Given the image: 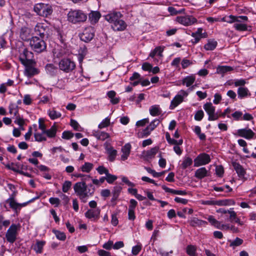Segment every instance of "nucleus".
Listing matches in <instances>:
<instances>
[{
	"instance_id": "f257e3e1",
	"label": "nucleus",
	"mask_w": 256,
	"mask_h": 256,
	"mask_svg": "<svg viewBox=\"0 0 256 256\" xmlns=\"http://www.w3.org/2000/svg\"><path fill=\"white\" fill-rule=\"evenodd\" d=\"M91 178L89 175H84L82 182H76L74 186L75 193L83 203L86 202L88 198L94 194L95 191L94 188H88L86 184V181L89 180Z\"/></svg>"
},
{
	"instance_id": "f03ea898",
	"label": "nucleus",
	"mask_w": 256,
	"mask_h": 256,
	"mask_svg": "<svg viewBox=\"0 0 256 256\" xmlns=\"http://www.w3.org/2000/svg\"><path fill=\"white\" fill-rule=\"evenodd\" d=\"M17 192L14 191L12 194L10 196V197L4 201V208L8 210V208L7 207L6 204H8L9 208H12L16 215L20 212V211L22 207L26 206L28 204L34 202L35 200L38 199L42 195V193H40V194L38 195L36 197L32 198L28 201L24 203H18L16 202L15 198L16 196Z\"/></svg>"
},
{
	"instance_id": "7ed1b4c3",
	"label": "nucleus",
	"mask_w": 256,
	"mask_h": 256,
	"mask_svg": "<svg viewBox=\"0 0 256 256\" xmlns=\"http://www.w3.org/2000/svg\"><path fill=\"white\" fill-rule=\"evenodd\" d=\"M120 12H113L105 16V19L111 24L112 28L115 31H122L126 29V24L121 19Z\"/></svg>"
},
{
	"instance_id": "20e7f679",
	"label": "nucleus",
	"mask_w": 256,
	"mask_h": 256,
	"mask_svg": "<svg viewBox=\"0 0 256 256\" xmlns=\"http://www.w3.org/2000/svg\"><path fill=\"white\" fill-rule=\"evenodd\" d=\"M86 19V14L80 10H71L68 14V20L74 24L84 22Z\"/></svg>"
},
{
	"instance_id": "39448f33",
	"label": "nucleus",
	"mask_w": 256,
	"mask_h": 256,
	"mask_svg": "<svg viewBox=\"0 0 256 256\" xmlns=\"http://www.w3.org/2000/svg\"><path fill=\"white\" fill-rule=\"evenodd\" d=\"M30 44L32 49L36 52L42 53L46 51V44L44 40L40 38L37 36H32L30 40Z\"/></svg>"
},
{
	"instance_id": "423d86ee",
	"label": "nucleus",
	"mask_w": 256,
	"mask_h": 256,
	"mask_svg": "<svg viewBox=\"0 0 256 256\" xmlns=\"http://www.w3.org/2000/svg\"><path fill=\"white\" fill-rule=\"evenodd\" d=\"M20 225L19 224H13L10 225L6 234V238L8 242L14 243L16 241L18 234V231L20 230Z\"/></svg>"
},
{
	"instance_id": "0eeeda50",
	"label": "nucleus",
	"mask_w": 256,
	"mask_h": 256,
	"mask_svg": "<svg viewBox=\"0 0 256 256\" xmlns=\"http://www.w3.org/2000/svg\"><path fill=\"white\" fill-rule=\"evenodd\" d=\"M58 66L60 70L66 73H68L75 68L76 64L70 58H64L60 61Z\"/></svg>"
},
{
	"instance_id": "6e6552de",
	"label": "nucleus",
	"mask_w": 256,
	"mask_h": 256,
	"mask_svg": "<svg viewBox=\"0 0 256 256\" xmlns=\"http://www.w3.org/2000/svg\"><path fill=\"white\" fill-rule=\"evenodd\" d=\"M34 54L29 51L27 48H24L19 56V60L22 64H31L35 63V60L33 59Z\"/></svg>"
},
{
	"instance_id": "1a4fd4ad",
	"label": "nucleus",
	"mask_w": 256,
	"mask_h": 256,
	"mask_svg": "<svg viewBox=\"0 0 256 256\" xmlns=\"http://www.w3.org/2000/svg\"><path fill=\"white\" fill-rule=\"evenodd\" d=\"M204 108L208 116V120H216L220 118L218 114L216 112L215 107L212 106L211 102H206L205 104L204 105Z\"/></svg>"
},
{
	"instance_id": "9d476101",
	"label": "nucleus",
	"mask_w": 256,
	"mask_h": 256,
	"mask_svg": "<svg viewBox=\"0 0 256 256\" xmlns=\"http://www.w3.org/2000/svg\"><path fill=\"white\" fill-rule=\"evenodd\" d=\"M211 160L210 156L208 154L203 152L199 154L196 158H194V166L198 167L201 166L208 164Z\"/></svg>"
},
{
	"instance_id": "9b49d317",
	"label": "nucleus",
	"mask_w": 256,
	"mask_h": 256,
	"mask_svg": "<svg viewBox=\"0 0 256 256\" xmlns=\"http://www.w3.org/2000/svg\"><path fill=\"white\" fill-rule=\"evenodd\" d=\"M94 36V28L89 26L86 28L80 34V39L86 42L92 40Z\"/></svg>"
},
{
	"instance_id": "f8f14e48",
	"label": "nucleus",
	"mask_w": 256,
	"mask_h": 256,
	"mask_svg": "<svg viewBox=\"0 0 256 256\" xmlns=\"http://www.w3.org/2000/svg\"><path fill=\"white\" fill-rule=\"evenodd\" d=\"M176 21L185 26H191L197 22V20L192 16H179L176 18Z\"/></svg>"
},
{
	"instance_id": "ddd939ff",
	"label": "nucleus",
	"mask_w": 256,
	"mask_h": 256,
	"mask_svg": "<svg viewBox=\"0 0 256 256\" xmlns=\"http://www.w3.org/2000/svg\"><path fill=\"white\" fill-rule=\"evenodd\" d=\"M24 67V74L28 77L31 78L34 75L38 74L40 72V70L34 66L36 65V62L35 63H32L31 64H23Z\"/></svg>"
},
{
	"instance_id": "4468645a",
	"label": "nucleus",
	"mask_w": 256,
	"mask_h": 256,
	"mask_svg": "<svg viewBox=\"0 0 256 256\" xmlns=\"http://www.w3.org/2000/svg\"><path fill=\"white\" fill-rule=\"evenodd\" d=\"M100 210L99 208L96 209H89L84 214L85 216L92 221H97L100 217Z\"/></svg>"
},
{
	"instance_id": "2eb2a0df",
	"label": "nucleus",
	"mask_w": 256,
	"mask_h": 256,
	"mask_svg": "<svg viewBox=\"0 0 256 256\" xmlns=\"http://www.w3.org/2000/svg\"><path fill=\"white\" fill-rule=\"evenodd\" d=\"M237 134L247 140L252 138L255 135V133L250 128L239 129L237 130Z\"/></svg>"
},
{
	"instance_id": "dca6fc26",
	"label": "nucleus",
	"mask_w": 256,
	"mask_h": 256,
	"mask_svg": "<svg viewBox=\"0 0 256 256\" xmlns=\"http://www.w3.org/2000/svg\"><path fill=\"white\" fill-rule=\"evenodd\" d=\"M35 30L38 32V34L40 36V38L45 40L48 38L49 36L48 28H45L43 26L40 24L36 26Z\"/></svg>"
},
{
	"instance_id": "f3484780",
	"label": "nucleus",
	"mask_w": 256,
	"mask_h": 256,
	"mask_svg": "<svg viewBox=\"0 0 256 256\" xmlns=\"http://www.w3.org/2000/svg\"><path fill=\"white\" fill-rule=\"evenodd\" d=\"M100 17L101 14L98 11H91L88 14L89 20L92 24H96L98 22Z\"/></svg>"
},
{
	"instance_id": "a211bd4d",
	"label": "nucleus",
	"mask_w": 256,
	"mask_h": 256,
	"mask_svg": "<svg viewBox=\"0 0 256 256\" xmlns=\"http://www.w3.org/2000/svg\"><path fill=\"white\" fill-rule=\"evenodd\" d=\"M131 145L130 143H127L124 144L122 148V152L121 156V160L123 161L128 159L130 152Z\"/></svg>"
},
{
	"instance_id": "6ab92c4d",
	"label": "nucleus",
	"mask_w": 256,
	"mask_h": 256,
	"mask_svg": "<svg viewBox=\"0 0 256 256\" xmlns=\"http://www.w3.org/2000/svg\"><path fill=\"white\" fill-rule=\"evenodd\" d=\"M45 70L47 74L54 76L57 74L58 68L52 64H48L45 66Z\"/></svg>"
},
{
	"instance_id": "aec40b11",
	"label": "nucleus",
	"mask_w": 256,
	"mask_h": 256,
	"mask_svg": "<svg viewBox=\"0 0 256 256\" xmlns=\"http://www.w3.org/2000/svg\"><path fill=\"white\" fill-rule=\"evenodd\" d=\"M232 164L238 176L241 178H244L246 174V171L242 166L236 162H232Z\"/></svg>"
},
{
	"instance_id": "412c9836",
	"label": "nucleus",
	"mask_w": 256,
	"mask_h": 256,
	"mask_svg": "<svg viewBox=\"0 0 256 256\" xmlns=\"http://www.w3.org/2000/svg\"><path fill=\"white\" fill-rule=\"evenodd\" d=\"M122 190V188L120 186H116L114 187V189L112 192V197L111 200V202H114L112 204L113 206H114L116 204L115 202L118 198Z\"/></svg>"
},
{
	"instance_id": "4be33fe9",
	"label": "nucleus",
	"mask_w": 256,
	"mask_h": 256,
	"mask_svg": "<svg viewBox=\"0 0 256 256\" xmlns=\"http://www.w3.org/2000/svg\"><path fill=\"white\" fill-rule=\"evenodd\" d=\"M208 170H206V168L202 167L195 172L194 176L199 180H202L206 176H208Z\"/></svg>"
},
{
	"instance_id": "5701e85b",
	"label": "nucleus",
	"mask_w": 256,
	"mask_h": 256,
	"mask_svg": "<svg viewBox=\"0 0 256 256\" xmlns=\"http://www.w3.org/2000/svg\"><path fill=\"white\" fill-rule=\"evenodd\" d=\"M52 12V6L49 4H44L42 8L40 16L44 17H47L50 15Z\"/></svg>"
},
{
	"instance_id": "b1692460",
	"label": "nucleus",
	"mask_w": 256,
	"mask_h": 256,
	"mask_svg": "<svg viewBox=\"0 0 256 256\" xmlns=\"http://www.w3.org/2000/svg\"><path fill=\"white\" fill-rule=\"evenodd\" d=\"M238 97L242 99L244 98H246L247 96H250V93L249 92L248 88L244 86L240 87L238 89Z\"/></svg>"
},
{
	"instance_id": "393cba45",
	"label": "nucleus",
	"mask_w": 256,
	"mask_h": 256,
	"mask_svg": "<svg viewBox=\"0 0 256 256\" xmlns=\"http://www.w3.org/2000/svg\"><path fill=\"white\" fill-rule=\"evenodd\" d=\"M45 244L46 242L44 240H36V244L32 246V248L37 254H41Z\"/></svg>"
},
{
	"instance_id": "a878e982",
	"label": "nucleus",
	"mask_w": 256,
	"mask_h": 256,
	"mask_svg": "<svg viewBox=\"0 0 256 256\" xmlns=\"http://www.w3.org/2000/svg\"><path fill=\"white\" fill-rule=\"evenodd\" d=\"M158 151V147H154L152 148L150 150L146 152H144L143 154L144 157L146 158H152L154 157L155 155Z\"/></svg>"
},
{
	"instance_id": "bb28decb",
	"label": "nucleus",
	"mask_w": 256,
	"mask_h": 256,
	"mask_svg": "<svg viewBox=\"0 0 256 256\" xmlns=\"http://www.w3.org/2000/svg\"><path fill=\"white\" fill-rule=\"evenodd\" d=\"M183 101V96L181 94H178L175 96L171 101L170 108L174 109Z\"/></svg>"
},
{
	"instance_id": "cd10ccee",
	"label": "nucleus",
	"mask_w": 256,
	"mask_h": 256,
	"mask_svg": "<svg viewBox=\"0 0 256 256\" xmlns=\"http://www.w3.org/2000/svg\"><path fill=\"white\" fill-rule=\"evenodd\" d=\"M20 36L23 40L27 41L29 40L30 36V29L26 27L22 28L20 30Z\"/></svg>"
},
{
	"instance_id": "c85d7f7f",
	"label": "nucleus",
	"mask_w": 256,
	"mask_h": 256,
	"mask_svg": "<svg viewBox=\"0 0 256 256\" xmlns=\"http://www.w3.org/2000/svg\"><path fill=\"white\" fill-rule=\"evenodd\" d=\"M202 30H203L202 28H198L196 32H192V36L194 38V39L191 40L192 43L193 44H196L200 42L201 39L200 34H202Z\"/></svg>"
},
{
	"instance_id": "c756f323",
	"label": "nucleus",
	"mask_w": 256,
	"mask_h": 256,
	"mask_svg": "<svg viewBox=\"0 0 256 256\" xmlns=\"http://www.w3.org/2000/svg\"><path fill=\"white\" fill-rule=\"evenodd\" d=\"M190 225L192 226H206L208 224L206 221L198 219L197 218H193L190 222Z\"/></svg>"
},
{
	"instance_id": "7c9ffc66",
	"label": "nucleus",
	"mask_w": 256,
	"mask_h": 256,
	"mask_svg": "<svg viewBox=\"0 0 256 256\" xmlns=\"http://www.w3.org/2000/svg\"><path fill=\"white\" fill-rule=\"evenodd\" d=\"M196 80L195 76L190 75L185 77L182 80V84L187 87L192 86Z\"/></svg>"
},
{
	"instance_id": "2f4dec72",
	"label": "nucleus",
	"mask_w": 256,
	"mask_h": 256,
	"mask_svg": "<svg viewBox=\"0 0 256 256\" xmlns=\"http://www.w3.org/2000/svg\"><path fill=\"white\" fill-rule=\"evenodd\" d=\"M150 113L153 116H157L161 114L162 110L158 105H153L150 108Z\"/></svg>"
},
{
	"instance_id": "473e14b6",
	"label": "nucleus",
	"mask_w": 256,
	"mask_h": 256,
	"mask_svg": "<svg viewBox=\"0 0 256 256\" xmlns=\"http://www.w3.org/2000/svg\"><path fill=\"white\" fill-rule=\"evenodd\" d=\"M106 151L108 154V160L110 162L114 161L117 154L116 150L114 149L112 146H110L106 148Z\"/></svg>"
},
{
	"instance_id": "72a5a7b5",
	"label": "nucleus",
	"mask_w": 256,
	"mask_h": 256,
	"mask_svg": "<svg viewBox=\"0 0 256 256\" xmlns=\"http://www.w3.org/2000/svg\"><path fill=\"white\" fill-rule=\"evenodd\" d=\"M116 92L114 90H110L108 92L107 96L110 99V102L113 104H116L120 102L119 98H115Z\"/></svg>"
},
{
	"instance_id": "f704fd0d",
	"label": "nucleus",
	"mask_w": 256,
	"mask_h": 256,
	"mask_svg": "<svg viewBox=\"0 0 256 256\" xmlns=\"http://www.w3.org/2000/svg\"><path fill=\"white\" fill-rule=\"evenodd\" d=\"M217 206H232L234 205L235 202L232 199H225L222 200H216V203Z\"/></svg>"
},
{
	"instance_id": "c9c22d12",
	"label": "nucleus",
	"mask_w": 256,
	"mask_h": 256,
	"mask_svg": "<svg viewBox=\"0 0 256 256\" xmlns=\"http://www.w3.org/2000/svg\"><path fill=\"white\" fill-rule=\"evenodd\" d=\"M218 42L214 40H210L204 46V48L206 50H212L217 46Z\"/></svg>"
},
{
	"instance_id": "e433bc0d",
	"label": "nucleus",
	"mask_w": 256,
	"mask_h": 256,
	"mask_svg": "<svg viewBox=\"0 0 256 256\" xmlns=\"http://www.w3.org/2000/svg\"><path fill=\"white\" fill-rule=\"evenodd\" d=\"M234 28L238 31H246V30H251V26H248L250 29H248V26L246 24H239L236 23L234 25Z\"/></svg>"
},
{
	"instance_id": "4c0bfd02",
	"label": "nucleus",
	"mask_w": 256,
	"mask_h": 256,
	"mask_svg": "<svg viewBox=\"0 0 256 256\" xmlns=\"http://www.w3.org/2000/svg\"><path fill=\"white\" fill-rule=\"evenodd\" d=\"M56 126L55 125H53L50 129L46 130L44 133L46 134L48 138H52L56 136Z\"/></svg>"
},
{
	"instance_id": "58836bf2",
	"label": "nucleus",
	"mask_w": 256,
	"mask_h": 256,
	"mask_svg": "<svg viewBox=\"0 0 256 256\" xmlns=\"http://www.w3.org/2000/svg\"><path fill=\"white\" fill-rule=\"evenodd\" d=\"M192 160L188 156H186L184 158L183 161L180 165L182 169H186L190 166L192 164Z\"/></svg>"
},
{
	"instance_id": "ea45409f",
	"label": "nucleus",
	"mask_w": 256,
	"mask_h": 256,
	"mask_svg": "<svg viewBox=\"0 0 256 256\" xmlns=\"http://www.w3.org/2000/svg\"><path fill=\"white\" fill-rule=\"evenodd\" d=\"M232 70L233 68L230 66H218L216 68V72L218 74H224Z\"/></svg>"
},
{
	"instance_id": "a19ab883",
	"label": "nucleus",
	"mask_w": 256,
	"mask_h": 256,
	"mask_svg": "<svg viewBox=\"0 0 256 256\" xmlns=\"http://www.w3.org/2000/svg\"><path fill=\"white\" fill-rule=\"evenodd\" d=\"M94 136L97 139L102 140H104L110 137L109 134L104 132H98Z\"/></svg>"
},
{
	"instance_id": "79ce46f5",
	"label": "nucleus",
	"mask_w": 256,
	"mask_h": 256,
	"mask_svg": "<svg viewBox=\"0 0 256 256\" xmlns=\"http://www.w3.org/2000/svg\"><path fill=\"white\" fill-rule=\"evenodd\" d=\"M93 167L94 165L92 164L86 162L80 168V169L82 172L88 173L90 172Z\"/></svg>"
},
{
	"instance_id": "37998d69",
	"label": "nucleus",
	"mask_w": 256,
	"mask_h": 256,
	"mask_svg": "<svg viewBox=\"0 0 256 256\" xmlns=\"http://www.w3.org/2000/svg\"><path fill=\"white\" fill-rule=\"evenodd\" d=\"M10 224V220H5L3 216L0 215V230H2L4 227L7 228Z\"/></svg>"
},
{
	"instance_id": "c03bdc74",
	"label": "nucleus",
	"mask_w": 256,
	"mask_h": 256,
	"mask_svg": "<svg viewBox=\"0 0 256 256\" xmlns=\"http://www.w3.org/2000/svg\"><path fill=\"white\" fill-rule=\"evenodd\" d=\"M164 51V48L161 46H157L152 51L150 52L149 56L151 58H154L156 55L157 54V52H158V56H162V52Z\"/></svg>"
},
{
	"instance_id": "a18cd8bd",
	"label": "nucleus",
	"mask_w": 256,
	"mask_h": 256,
	"mask_svg": "<svg viewBox=\"0 0 256 256\" xmlns=\"http://www.w3.org/2000/svg\"><path fill=\"white\" fill-rule=\"evenodd\" d=\"M52 232L56 235V238L58 240L62 241L66 240V235L64 232L56 230H53Z\"/></svg>"
},
{
	"instance_id": "49530a36",
	"label": "nucleus",
	"mask_w": 256,
	"mask_h": 256,
	"mask_svg": "<svg viewBox=\"0 0 256 256\" xmlns=\"http://www.w3.org/2000/svg\"><path fill=\"white\" fill-rule=\"evenodd\" d=\"M49 116L52 120H55L61 116L62 114L60 112H57L54 109L48 111Z\"/></svg>"
},
{
	"instance_id": "de8ad7c7",
	"label": "nucleus",
	"mask_w": 256,
	"mask_h": 256,
	"mask_svg": "<svg viewBox=\"0 0 256 256\" xmlns=\"http://www.w3.org/2000/svg\"><path fill=\"white\" fill-rule=\"evenodd\" d=\"M152 132L150 128L147 126L146 128L143 130L142 132H138L137 134V136L138 138H143L149 136Z\"/></svg>"
},
{
	"instance_id": "09e8293b",
	"label": "nucleus",
	"mask_w": 256,
	"mask_h": 256,
	"mask_svg": "<svg viewBox=\"0 0 256 256\" xmlns=\"http://www.w3.org/2000/svg\"><path fill=\"white\" fill-rule=\"evenodd\" d=\"M196 247L193 245H188L186 247V253L190 256H196Z\"/></svg>"
},
{
	"instance_id": "8fccbe9b",
	"label": "nucleus",
	"mask_w": 256,
	"mask_h": 256,
	"mask_svg": "<svg viewBox=\"0 0 256 256\" xmlns=\"http://www.w3.org/2000/svg\"><path fill=\"white\" fill-rule=\"evenodd\" d=\"M45 134L42 132V133L36 132L34 134L36 141L41 142L46 140V137L44 135Z\"/></svg>"
},
{
	"instance_id": "3c124183",
	"label": "nucleus",
	"mask_w": 256,
	"mask_h": 256,
	"mask_svg": "<svg viewBox=\"0 0 256 256\" xmlns=\"http://www.w3.org/2000/svg\"><path fill=\"white\" fill-rule=\"evenodd\" d=\"M222 20L228 23H233L234 22H239V20H237V16L232 15H230L228 16L223 18Z\"/></svg>"
},
{
	"instance_id": "603ef678",
	"label": "nucleus",
	"mask_w": 256,
	"mask_h": 256,
	"mask_svg": "<svg viewBox=\"0 0 256 256\" xmlns=\"http://www.w3.org/2000/svg\"><path fill=\"white\" fill-rule=\"evenodd\" d=\"M110 124V119L106 118L98 124V128L100 129L108 126Z\"/></svg>"
},
{
	"instance_id": "864d4df0",
	"label": "nucleus",
	"mask_w": 256,
	"mask_h": 256,
	"mask_svg": "<svg viewBox=\"0 0 256 256\" xmlns=\"http://www.w3.org/2000/svg\"><path fill=\"white\" fill-rule=\"evenodd\" d=\"M142 248L141 244H138L132 248V253L134 256H137L140 252Z\"/></svg>"
},
{
	"instance_id": "5fc2aeb1",
	"label": "nucleus",
	"mask_w": 256,
	"mask_h": 256,
	"mask_svg": "<svg viewBox=\"0 0 256 256\" xmlns=\"http://www.w3.org/2000/svg\"><path fill=\"white\" fill-rule=\"evenodd\" d=\"M117 179V176L109 172L106 174V180L108 184H112Z\"/></svg>"
},
{
	"instance_id": "6e6d98bb",
	"label": "nucleus",
	"mask_w": 256,
	"mask_h": 256,
	"mask_svg": "<svg viewBox=\"0 0 256 256\" xmlns=\"http://www.w3.org/2000/svg\"><path fill=\"white\" fill-rule=\"evenodd\" d=\"M72 186V182L68 180L66 181L62 184V190L64 192H67Z\"/></svg>"
},
{
	"instance_id": "4d7b16f0",
	"label": "nucleus",
	"mask_w": 256,
	"mask_h": 256,
	"mask_svg": "<svg viewBox=\"0 0 256 256\" xmlns=\"http://www.w3.org/2000/svg\"><path fill=\"white\" fill-rule=\"evenodd\" d=\"M204 116V112L202 110H198L194 114V120L198 121L201 120Z\"/></svg>"
},
{
	"instance_id": "13d9d810",
	"label": "nucleus",
	"mask_w": 256,
	"mask_h": 256,
	"mask_svg": "<svg viewBox=\"0 0 256 256\" xmlns=\"http://www.w3.org/2000/svg\"><path fill=\"white\" fill-rule=\"evenodd\" d=\"M243 240L240 238H236L234 240L231 242L230 244V246H238L242 244Z\"/></svg>"
},
{
	"instance_id": "bf43d9fd",
	"label": "nucleus",
	"mask_w": 256,
	"mask_h": 256,
	"mask_svg": "<svg viewBox=\"0 0 256 256\" xmlns=\"http://www.w3.org/2000/svg\"><path fill=\"white\" fill-rule=\"evenodd\" d=\"M74 134L70 131H64L62 134V138L64 139L69 140L72 138Z\"/></svg>"
},
{
	"instance_id": "052dcab7",
	"label": "nucleus",
	"mask_w": 256,
	"mask_h": 256,
	"mask_svg": "<svg viewBox=\"0 0 256 256\" xmlns=\"http://www.w3.org/2000/svg\"><path fill=\"white\" fill-rule=\"evenodd\" d=\"M70 125L74 128L75 130L80 131V126L78 123L74 120L71 119L70 122Z\"/></svg>"
},
{
	"instance_id": "680f3d73",
	"label": "nucleus",
	"mask_w": 256,
	"mask_h": 256,
	"mask_svg": "<svg viewBox=\"0 0 256 256\" xmlns=\"http://www.w3.org/2000/svg\"><path fill=\"white\" fill-rule=\"evenodd\" d=\"M44 4L43 3H38L34 5V11L40 16V14L42 11V8Z\"/></svg>"
},
{
	"instance_id": "e2e57ef3",
	"label": "nucleus",
	"mask_w": 256,
	"mask_h": 256,
	"mask_svg": "<svg viewBox=\"0 0 256 256\" xmlns=\"http://www.w3.org/2000/svg\"><path fill=\"white\" fill-rule=\"evenodd\" d=\"M160 122V121L159 120L155 119L153 120L148 126L150 128V130L152 131L158 125Z\"/></svg>"
},
{
	"instance_id": "0e129e2a",
	"label": "nucleus",
	"mask_w": 256,
	"mask_h": 256,
	"mask_svg": "<svg viewBox=\"0 0 256 256\" xmlns=\"http://www.w3.org/2000/svg\"><path fill=\"white\" fill-rule=\"evenodd\" d=\"M96 170L100 174H104L106 175L109 172L108 170L102 166H98L96 168Z\"/></svg>"
},
{
	"instance_id": "69168bd1",
	"label": "nucleus",
	"mask_w": 256,
	"mask_h": 256,
	"mask_svg": "<svg viewBox=\"0 0 256 256\" xmlns=\"http://www.w3.org/2000/svg\"><path fill=\"white\" fill-rule=\"evenodd\" d=\"M192 64V62L188 60H187L186 58H184L182 60V68L184 69L186 68H188L189 66Z\"/></svg>"
},
{
	"instance_id": "338daca9",
	"label": "nucleus",
	"mask_w": 256,
	"mask_h": 256,
	"mask_svg": "<svg viewBox=\"0 0 256 256\" xmlns=\"http://www.w3.org/2000/svg\"><path fill=\"white\" fill-rule=\"evenodd\" d=\"M49 202L50 204L53 205H55L56 207H57L58 206V205L60 204V200L58 198H50L49 199Z\"/></svg>"
},
{
	"instance_id": "774afa93",
	"label": "nucleus",
	"mask_w": 256,
	"mask_h": 256,
	"mask_svg": "<svg viewBox=\"0 0 256 256\" xmlns=\"http://www.w3.org/2000/svg\"><path fill=\"white\" fill-rule=\"evenodd\" d=\"M224 172V168L222 166H217L216 168V173L219 177H222Z\"/></svg>"
}]
</instances>
